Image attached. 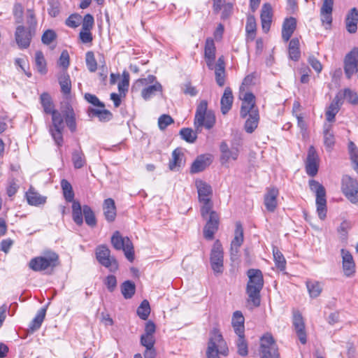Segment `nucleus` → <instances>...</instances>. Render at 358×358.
I'll list each match as a JSON object with an SVG mask.
<instances>
[{
    "mask_svg": "<svg viewBox=\"0 0 358 358\" xmlns=\"http://www.w3.org/2000/svg\"><path fill=\"white\" fill-rule=\"evenodd\" d=\"M348 150L350 159L354 165L355 171L358 173V148L352 141L348 143Z\"/></svg>",
    "mask_w": 358,
    "mask_h": 358,
    "instance_id": "obj_47",
    "label": "nucleus"
},
{
    "mask_svg": "<svg viewBox=\"0 0 358 358\" xmlns=\"http://www.w3.org/2000/svg\"><path fill=\"white\" fill-rule=\"evenodd\" d=\"M309 187L316 195V206L318 216L324 220L327 215V199L325 188L319 182L315 180H309Z\"/></svg>",
    "mask_w": 358,
    "mask_h": 358,
    "instance_id": "obj_6",
    "label": "nucleus"
},
{
    "mask_svg": "<svg viewBox=\"0 0 358 358\" xmlns=\"http://www.w3.org/2000/svg\"><path fill=\"white\" fill-rule=\"evenodd\" d=\"M204 55L205 59H215V46L212 38H208L206 41Z\"/></svg>",
    "mask_w": 358,
    "mask_h": 358,
    "instance_id": "obj_48",
    "label": "nucleus"
},
{
    "mask_svg": "<svg viewBox=\"0 0 358 358\" xmlns=\"http://www.w3.org/2000/svg\"><path fill=\"white\" fill-rule=\"evenodd\" d=\"M85 99L94 106H98L100 108H104L105 106L104 103L100 101L97 96L92 94L86 93L85 94Z\"/></svg>",
    "mask_w": 358,
    "mask_h": 358,
    "instance_id": "obj_64",
    "label": "nucleus"
},
{
    "mask_svg": "<svg viewBox=\"0 0 358 358\" xmlns=\"http://www.w3.org/2000/svg\"><path fill=\"white\" fill-rule=\"evenodd\" d=\"M45 314H46V308H41L37 312V314L36 315L35 317L31 320V322H30V324L29 326V329L31 330V332L36 331L37 329H38L41 327V326L45 319Z\"/></svg>",
    "mask_w": 358,
    "mask_h": 358,
    "instance_id": "obj_36",
    "label": "nucleus"
},
{
    "mask_svg": "<svg viewBox=\"0 0 358 358\" xmlns=\"http://www.w3.org/2000/svg\"><path fill=\"white\" fill-rule=\"evenodd\" d=\"M273 17L272 7L270 3H264L261 10V22L263 31L266 33L269 31Z\"/></svg>",
    "mask_w": 358,
    "mask_h": 358,
    "instance_id": "obj_21",
    "label": "nucleus"
},
{
    "mask_svg": "<svg viewBox=\"0 0 358 358\" xmlns=\"http://www.w3.org/2000/svg\"><path fill=\"white\" fill-rule=\"evenodd\" d=\"M57 38V34L55 31L52 29L46 30L41 37V41L45 45L50 44L53 41H55Z\"/></svg>",
    "mask_w": 358,
    "mask_h": 358,
    "instance_id": "obj_59",
    "label": "nucleus"
},
{
    "mask_svg": "<svg viewBox=\"0 0 358 358\" xmlns=\"http://www.w3.org/2000/svg\"><path fill=\"white\" fill-rule=\"evenodd\" d=\"M135 284L130 281H124L121 285V292L125 299H131L135 294Z\"/></svg>",
    "mask_w": 358,
    "mask_h": 358,
    "instance_id": "obj_42",
    "label": "nucleus"
},
{
    "mask_svg": "<svg viewBox=\"0 0 358 358\" xmlns=\"http://www.w3.org/2000/svg\"><path fill=\"white\" fill-rule=\"evenodd\" d=\"M35 32L25 29L22 25L17 26L15 33V41L21 49L27 48L31 43L32 36Z\"/></svg>",
    "mask_w": 358,
    "mask_h": 358,
    "instance_id": "obj_14",
    "label": "nucleus"
},
{
    "mask_svg": "<svg viewBox=\"0 0 358 358\" xmlns=\"http://www.w3.org/2000/svg\"><path fill=\"white\" fill-rule=\"evenodd\" d=\"M334 136L331 131V124H324V143L327 148L329 150L334 145Z\"/></svg>",
    "mask_w": 358,
    "mask_h": 358,
    "instance_id": "obj_45",
    "label": "nucleus"
},
{
    "mask_svg": "<svg viewBox=\"0 0 358 358\" xmlns=\"http://www.w3.org/2000/svg\"><path fill=\"white\" fill-rule=\"evenodd\" d=\"M58 255L55 252H49L44 256L32 258L29 262L30 269L41 272L48 268L53 269L58 264Z\"/></svg>",
    "mask_w": 358,
    "mask_h": 358,
    "instance_id": "obj_5",
    "label": "nucleus"
},
{
    "mask_svg": "<svg viewBox=\"0 0 358 358\" xmlns=\"http://www.w3.org/2000/svg\"><path fill=\"white\" fill-rule=\"evenodd\" d=\"M141 344L145 348L154 347L155 338L154 336L143 334L140 339Z\"/></svg>",
    "mask_w": 358,
    "mask_h": 358,
    "instance_id": "obj_62",
    "label": "nucleus"
},
{
    "mask_svg": "<svg viewBox=\"0 0 358 358\" xmlns=\"http://www.w3.org/2000/svg\"><path fill=\"white\" fill-rule=\"evenodd\" d=\"M81 16L79 14H71L65 22L66 26L71 28H76L80 24Z\"/></svg>",
    "mask_w": 358,
    "mask_h": 358,
    "instance_id": "obj_57",
    "label": "nucleus"
},
{
    "mask_svg": "<svg viewBox=\"0 0 358 358\" xmlns=\"http://www.w3.org/2000/svg\"><path fill=\"white\" fill-rule=\"evenodd\" d=\"M203 205L201 208V214L203 218L207 219V217L210 216L211 212H215L212 210L213 203L211 202V199L207 201H199Z\"/></svg>",
    "mask_w": 358,
    "mask_h": 358,
    "instance_id": "obj_54",
    "label": "nucleus"
},
{
    "mask_svg": "<svg viewBox=\"0 0 358 358\" xmlns=\"http://www.w3.org/2000/svg\"><path fill=\"white\" fill-rule=\"evenodd\" d=\"M64 129H50V131L51 133L52 137L53 138L55 143L61 147L63 143V136L62 132Z\"/></svg>",
    "mask_w": 358,
    "mask_h": 358,
    "instance_id": "obj_63",
    "label": "nucleus"
},
{
    "mask_svg": "<svg viewBox=\"0 0 358 358\" xmlns=\"http://www.w3.org/2000/svg\"><path fill=\"white\" fill-rule=\"evenodd\" d=\"M341 253L344 275L346 277L353 276L355 273V263L352 254L345 249H341Z\"/></svg>",
    "mask_w": 358,
    "mask_h": 358,
    "instance_id": "obj_17",
    "label": "nucleus"
},
{
    "mask_svg": "<svg viewBox=\"0 0 358 358\" xmlns=\"http://www.w3.org/2000/svg\"><path fill=\"white\" fill-rule=\"evenodd\" d=\"M219 215L216 212H211L203 229V236L207 240H213L214 234L218 229Z\"/></svg>",
    "mask_w": 358,
    "mask_h": 358,
    "instance_id": "obj_16",
    "label": "nucleus"
},
{
    "mask_svg": "<svg viewBox=\"0 0 358 358\" xmlns=\"http://www.w3.org/2000/svg\"><path fill=\"white\" fill-rule=\"evenodd\" d=\"M259 120V112H253L248 115L245 122V130L248 134H252L257 127Z\"/></svg>",
    "mask_w": 358,
    "mask_h": 358,
    "instance_id": "obj_33",
    "label": "nucleus"
},
{
    "mask_svg": "<svg viewBox=\"0 0 358 358\" xmlns=\"http://www.w3.org/2000/svg\"><path fill=\"white\" fill-rule=\"evenodd\" d=\"M243 242V229L241 222H236L234 232V238L231 243V255L236 256L238 248Z\"/></svg>",
    "mask_w": 358,
    "mask_h": 358,
    "instance_id": "obj_20",
    "label": "nucleus"
},
{
    "mask_svg": "<svg viewBox=\"0 0 358 358\" xmlns=\"http://www.w3.org/2000/svg\"><path fill=\"white\" fill-rule=\"evenodd\" d=\"M293 326L300 342L302 344H306L307 336L305 331V324L301 314L298 310L293 313Z\"/></svg>",
    "mask_w": 358,
    "mask_h": 358,
    "instance_id": "obj_18",
    "label": "nucleus"
},
{
    "mask_svg": "<svg viewBox=\"0 0 358 358\" xmlns=\"http://www.w3.org/2000/svg\"><path fill=\"white\" fill-rule=\"evenodd\" d=\"M341 189L346 198L352 203L358 202V182L345 175L342 178Z\"/></svg>",
    "mask_w": 358,
    "mask_h": 358,
    "instance_id": "obj_10",
    "label": "nucleus"
},
{
    "mask_svg": "<svg viewBox=\"0 0 358 358\" xmlns=\"http://www.w3.org/2000/svg\"><path fill=\"white\" fill-rule=\"evenodd\" d=\"M157 92H162V85L159 82L143 88L141 91V96L145 100H149L155 96Z\"/></svg>",
    "mask_w": 358,
    "mask_h": 358,
    "instance_id": "obj_34",
    "label": "nucleus"
},
{
    "mask_svg": "<svg viewBox=\"0 0 358 358\" xmlns=\"http://www.w3.org/2000/svg\"><path fill=\"white\" fill-rule=\"evenodd\" d=\"M27 23L29 26L28 29L35 32L37 21L32 9H27Z\"/></svg>",
    "mask_w": 358,
    "mask_h": 358,
    "instance_id": "obj_55",
    "label": "nucleus"
},
{
    "mask_svg": "<svg viewBox=\"0 0 358 358\" xmlns=\"http://www.w3.org/2000/svg\"><path fill=\"white\" fill-rule=\"evenodd\" d=\"M220 163L225 165L231 160L236 161L239 155V149L236 147L229 148L225 141H222L220 145Z\"/></svg>",
    "mask_w": 358,
    "mask_h": 358,
    "instance_id": "obj_15",
    "label": "nucleus"
},
{
    "mask_svg": "<svg viewBox=\"0 0 358 358\" xmlns=\"http://www.w3.org/2000/svg\"><path fill=\"white\" fill-rule=\"evenodd\" d=\"M41 103L45 113L50 114L55 110L53 108V103L50 94L47 92H43L40 96Z\"/></svg>",
    "mask_w": 358,
    "mask_h": 358,
    "instance_id": "obj_43",
    "label": "nucleus"
},
{
    "mask_svg": "<svg viewBox=\"0 0 358 358\" xmlns=\"http://www.w3.org/2000/svg\"><path fill=\"white\" fill-rule=\"evenodd\" d=\"M48 13L52 17H56L59 15L60 9H59V3L57 0H49L48 1Z\"/></svg>",
    "mask_w": 358,
    "mask_h": 358,
    "instance_id": "obj_60",
    "label": "nucleus"
},
{
    "mask_svg": "<svg viewBox=\"0 0 358 358\" xmlns=\"http://www.w3.org/2000/svg\"><path fill=\"white\" fill-rule=\"evenodd\" d=\"M215 115L212 110H208V102L202 100L198 104L195 112L194 127L192 128H182L180 131V135L182 140L189 143H193L197 138V134L201 133L204 127L207 129H212L215 124Z\"/></svg>",
    "mask_w": 358,
    "mask_h": 358,
    "instance_id": "obj_1",
    "label": "nucleus"
},
{
    "mask_svg": "<svg viewBox=\"0 0 358 358\" xmlns=\"http://www.w3.org/2000/svg\"><path fill=\"white\" fill-rule=\"evenodd\" d=\"M296 27V21L295 18L290 17L285 20L282 28V38L285 42H287L290 39Z\"/></svg>",
    "mask_w": 358,
    "mask_h": 358,
    "instance_id": "obj_28",
    "label": "nucleus"
},
{
    "mask_svg": "<svg viewBox=\"0 0 358 358\" xmlns=\"http://www.w3.org/2000/svg\"><path fill=\"white\" fill-rule=\"evenodd\" d=\"M260 353L261 357L280 358L278 345L273 336L269 333L265 334L260 338Z\"/></svg>",
    "mask_w": 358,
    "mask_h": 358,
    "instance_id": "obj_9",
    "label": "nucleus"
},
{
    "mask_svg": "<svg viewBox=\"0 0 358 358\" xmlns=\"http://www.w3.org/2000/svg\"><path fill=\"white\" fill-rule=\"evenodd\" d=\"M248 280L245 287L247 294L246 303L250 309L257 308L261 303V291L264 285L262 271L258 268H250L246 272Z\"/></svg>",
    "mask_w": 358,
    "mask_h": 358,
    "instance_id": "obj_2",
    "label": "nucleus"
},
{
    "mask_svg": "<svg viewBox=\"0 0 358 358\" xmlns=\"http://www.w3.org/2000/svg\"><path fill=\"white\" fill-rule=\"evenodd\" d=\"M358 48H354L344 59V71L346 77L350 79L354 73H358Z\"/></svg>",
    "mask_w": 358,
    "mask_h": 358,
    "instance_id": "obj_12",
    "label": "nucleus"
},
{
    "mask_svg": "<svg viewBox=\"0 0 358 358\" xmlns=\"http://www.w3.org/2000/svg\"><path fill=\"white\" fill-rule=\"evenodd\" d=\"M236 344L238 354L240 356L246 357L248 355V345L245 338V334L238 336Z\"/></svg>",
    "mask_w": 358,
    "mask_h": 358,
    "instance_id": "obj_44",
    "label": "nucleus"
},
{
    "mask_svg": "<svg viewBox=\"0 0 358 358\" xmlns=\"http://www.w3.org/2000/svg\"><path fill=\"white\" fill-rule=\"evenodd\" d=\"M242 99V104L240 110V116L242 118H246L248 115L253 112H259L258 108L255 104V96L252 92H245Z\"/></svg>",
    "mask_w": 358,
    "mask_h": 358,
    "instance_id": "obj_13",
    "label": "nucleus"
},
{
    "mask_svg": "<svg viewBox=\"0 0 358 358\" xmlns=\"http://www.w3.org/2000/svg\"><path fill=\"white\" fill-rule=\"evenodd\" d=\"M61 187L63 191L64 197L68 202H72V218L74 222L81 226L83 224L82 209L80 202L74 200V192L72 185L66 179L61 180Z\"/></svg>",
    "mask_w": 358,
    "mask_h": 358,
    "instance_id": "obj_4",
    "label": "nucleus"
},
{
    "mask_svg": "<svg viewBox=\"0 0 358 358\" xmlns=\"http://www.w3.org/2000/svg\"><path fill=\"white\" fill-rule=\"evenodd\" d=\"M59 84L61 87V92L66 99H70L71 92V81L69 75L64 71L59 77Z\"/></svg>",
    "mask_w": 358,
    "mask_h": 358,
    "instance_id": "obj_31",
    "label": "nucleus"
},
{
    "mask_svg": "<svg viewBox=\"0 0 358 358\" xmlns=\"http://www.w3.org/2000/svg\"><path fill=\"white\" fill-rule=\"evenodd\" d=\"M94 24V17L91 14H86L83 20L82 29L85 31H91Z\"/></svg>",
    "mask_w": 358,
    "mask_h": 358,
    "instance_id": "obj_58",
    "label": "nucleus"
},
{
    "mask_svg": "<svg viewBox=\"0 0 358 358\" xmlns=\"http://www.w3.org/2000/svg\"><path fill=\"white\" fill-rule=\"evenodd\" d=\"M273 254L275 266L280 271H285L286 268V260L282 252L277 248H274Z\"/></svg>",
    "mask_w": 358,
    "mask_h": 358,
    "instance_id": "obj_46",
    "label": "nucleus"
},
{
    "mask_svg": "<svg viewBox=\"0 0 358 358\" xmlns=\"http://www.w3.org/2000/svg\"><path fill=\"white\" fill-rule=\"evenodd\" d=\"M343 103L342 96L337 94L325 112L326 119L329 122H334L335 116L339 112Z\"/></svg>",
    "mask_w": 358,
    "mask_h": 358,
    "instance_id": "obj_19",
    "label": "nucleus"
},
{
    "mask_svg": "<svg viewBox=\"0 0 358 358\" xmlns=\"http://www.w3.org/2000/svg\"><path fill=\"white\" fill-rule=\"evenodd\" d=\"M278 190L276 188L269 189L264 196V205L267 210L273 212L277 206Z\"/></svg>",
    "mask_w": 358,
    "mask_h": 358,
    "instance_id": "obj_30",
    "label": "nucleus"
},
{
    "mask_svg": "<svg viewBox=\"0 0 358 358\" xmlns=\"http://www.w3.org/2000/svg\"><path fill=\"white\" fill-rule=\"evenodd\" d=\"M223 249L220 242L217 240L212 248L210 262L212 269L215 273H222L224 269Z\"/></svg>",
    "mask_w": 358,
    "mask_h": 358,
    "instance_id": "obj_11",
    "label": "nucleus"
},
{
    "mask_svg": "<svg viewBox=\"0 0 358 358\" xmlns=\"http://www.w3.org/2000/svg\"><path fill=\"white\" fill-rule=\"evenodd\" d=\"M52 115V128L53 129H64V118L60 113L57 110H54L50 113Z\"/></svg>",
    "mask_w": 358,
    "mask_h": 358,
    "instance_id": "obj_50",
    "label": "nucleus"
},
{
    "mask_svg": "<svg viewBox=\"0 0 358 358\" xmlns=\"http://www.w3.org/2000/svg\"><path fill=\"white\" fill-rule=\"evenodd\" d=\"M103 215L108 222H112L116 217V206L115 201L108 198L104 200L103 203Z\"/></svg>",
    "mask_w": 358,
    "mask_h": 358,
    "instance_id": "obj_26",
    "label": "nucleus"
},
{
    "mask_svg": "<svg viewBox=\"0 0 358 358\" xmlns=\"http://www.w3.org/2000/svg\"><path fill=\"white\" fill-rule=\"evenodd\" d=\"M234 101V96L231 89L229 87H226L220 100L221 112L223 115H226L231 110Z\"/></svg>",
    "mask_w": 358,
    "mask_h": 358,
    "instance_id": "obj_27",
    "label": "nucleus"
},
{
    "mask_svg": "<svg viewBox=\"0 0 358 358\" xmlns=\"http://www.w3.org/2000/svg\"><path fill=\"white\" fill-rule=\"evenodd\" d=\"M228 351V347L221 333L218 329H213L208 343L207 358H220V354L227 356Z\"/></svg>",
    "mask_w": 358,
    "mask_h": 358,
    "instance_id": "obj_3",
    "label": "nucleus"
},
{
    "mask_svg": "<svg viewBox=\"0 0 358 358\" xmlns=\"http://www.w3.org/2000/svg\"><path fill=\"white\" fill-rule=\"evenodd\" d=\"M172 123H173V119L169 115H162L158 119V126L161 130L165 129Z\"/></svg>",
    "mask_w": 358,
    "mask_h": 358,
    "instance_id": "obj_61",
    "label": "nucleus"
},
{
    "mask_svg": "<svg viewBox=\"0 0 358 358\" xmlns=\"http://www.w3.org/2000/svg\"><path fill=\"white\" fill-rule=\"evenodd\" d=\"M129 85V74L127 71H124L122 73V79L118 83V90L120 93H124L128 90Z\"/></svg>",
    "mask_w": 358,
    "mask_h": 358,
    "instance_id": "obj_56",
    "label": "nucleus"
},
{
    "mask_svg": "<svg viewBox=\"0 0 358 358\" xmlns=\"http://www.w3.org/2000/svg\"><path fill=\"white\" fill-rule=\"evenodd\" d=\"M136 312L137 315L141 319L143 320H147L150 313L149 302L147 300H143L141 305L138 307Z\"/></svg>",
    "mask_w": 358,
    "mask_h": 358,
    "instance_id": "obj_51",
    "label": "nucleus"
},
{
    "mask_svg": "<svg viewBox=\"0 0 358 358\" xmlns=\"http://www.w3.org/2000/svg\"><path fill=\"white\" fill-rule=\"evenodd\" d=\"M306 287L312 298L317 297L322 292V287L318 281L308 280L306 282Z\"/></svg>",
    "mask_w": 358,
    "mask_h": 358,
    "instance_id": "obj_39",
    "label": "nucleus"
},
{
    "mask_svg": "<svg viewBox=\"0 0 358 358\" xmlns=\"http://www.w3.org/2000/svg\"><path fill=\"white\" fill-rule=\"evenodd\" d=\"M35 64L41 74L44 75L47 73L46 61L41 51H36L35 53Z\"/></svg>",
    "mask_w": 358,
    "mask_h": 358,
    "instance_id": "obj_40",
    "label": "nucleus"
},
{
    "mask_svg": "<svg viewBox=\"0 0 358 358\" xmlns=\"http://www.w3.org/2000/svg\"><path fill=\"white\" fill-rule=\"evenodd\" d=\"M71 160L75 169H81L86 164L85 156L80 148L74 150L72 152Z\"/></svg>",
    "mask_w": 358,
    "mask_h": 358,
    "instance_id": "obj_37",
    "label": "nucleus"
},
{
    "mask_svg": "<svg viewBox=\"0 0 358 358\" xmlns=\"http://www.w3.org/2000/svg\"><path fill=\"white\" fill-rule=\"evenodd\" d=\"M26 198L27 203L31 206H39L46 202V197L41 196L38 192H36L33 187H30L26 192Z\"/></svg>",
    "mask_w": 358,
    "mask_h": 358,
    "instance_id": "obj_32",
    "label": "nucleus"
},
{
    "mask_svg": "<svg viewBox=\"0 0 358 358\" xmlns=\"http://www.w3.org/2000/svg\"><path fill=\"white\" fill-rule=\"evenodd\" d=\"M338 94L342 96V100L345 99L347 101L352 105L358 104V94L354 90L350 88H345L342 92H339Z\"/></svg>",
    "mask_w": 358,
    "mask_h": 358,
    "instance_id": "obj_41",
    "label": "nucleus"
},
{
    "mask_svg": "<svg viewBox=\"0 0 358 358\" xmlns=\"http://www.w3.org/2000/svg\"><path fill=\"white\" fill-rule=\"evenodd\" d=\"M86 64L90 72H95L97 69V63L94 52L88 51L85 55Z\"/></svg>",
    "mask_w": 358,
    "mask_h": 358,
    "instance_id": "obj_53",
    "label": "nucleus"
},
{
    "mask_svg": "<svg viewBox=\"0 0 358 358\" xmlns=\"http://www.w3.org/2000/svg\"><path fill=\"white\" fill-rule=\"evenodd\" d=\"M244 322L245 319L242 313L239 310L235 311L232 316L231 324L237 336L245 334Z\"/></svg>",
    "mask_w": 358,
    "mask_h": 358,
    "instance_id": "obj_29",
    "label": "nucleus"
},
{
    "mask_svg": "<svg viewBox=\"0 0 358 358\" xmlns=\"http://www.w3.org/2000/svg\"><path fill=\"white\" fill-rule=\"evenodd\" d=\"M358 10L352 8L347 14L345 25L347 31L350 34H355L357 30Z\"/></svg>",
    "mask_w": 358,
    "mask_h": 358,
    "instance_id": "obj_25",
    "label": "nucleus"
},
{
    "mask_svg": "<svg viewBox=\"0 0 358 358\" xmlns=\"http://www.w3.org/2000/svg\"><path fill=\"white\" fill-rule=\"evenodd\" d=\"M65 121L67 127L69 128L71 131L74 132L76 129V123L74 112L71 106L68 107V111L66 114Z\"/></svg>",
    "mask_w": 358,
    "mask_h": 358,
    "instance_id": "obj_52",
    "label": "nucleus"
},
{
    "mask_svg": "<svg viewBox=\"0 0 358 358\" xmlns=\"http://www.w3.org/2000/svg\"><path fill=\"white\" fill-rule=\"evenodd\" d=\"M111 243L115 250H122L124 255L129 262L134 259V250L133 243L128 237H122L118 231H116L111 237Z\"/></svg>",
    "mask_w": 358,
    "mask_h": 358,
    "instance_id": "obj_8",
    "label": "nucleus"
},
{
    "mask_svg": "<svg viewBox=\"0 0 358 358\" xmlns=\"http://www.w3.org/2000/svg\"><path fill=\"white\" fill-rule=\"evenodd\" d=\"M245 31L248 36L253 40L255 38L256 31V20L254 16L249 15L247 17Z\"/></svg>",
    "mask_w": 358,
    "mask_h": 358,
    "instance_id": "obj_49",
    "label": "nucleus"
},
{
    "mask_svg": "<svg viewBox=\"0 0 358 358\" xmlns=\"http://www.w3.org/2000/svg\"><path fill=\"white\" fill-rule=\"evenodd\" d=\"M334 2V0H322V6L320 9L322 24H331Z\"/></svg>",
    "mask_w": 358,
    "mask_h": 358,
    "instance_id": "obj_22",
    "label": "nucleus"
},
{
    "mask_svg": "<svg viewBox=\"0 0 358 358\" xmlns=\"http://www.w3.org/2000/svg\"><path fill=\"white\" fill-rule=\"evenodd\" d=\"M81 209L82 216L84 215L86 224L91 227H94L96 225V219L91 207L84 205L81 206Z\"/></svg>",
    "mask_w": 358,
    "mask_h": 358,
    "instance_id": "obj_38",
    "label": "nucleus"
},
{
    "mask_svg": "<svg viewBox=\"0 0 358 358\" xmlns=\"http://www.w3.org/2000/svg\"><path fill=\"white\" fill-rule=\"evenodd\" d=\"M195 186L197 189L199 201H207L210 199L213 191L211 186L202 180H195Z\"/></svg>",
    "mask_w": 358,
    "mask_h": 358,
    "instance_id": "obj_24",
    "label": "nucleus"
},
{
    "mask_svg": "<svg viewBox=\"0 0 358 358\" xmlns=\"http://www.w3.org/2000/svg\"><path fill=\"white\" fill-rule=\"evenodd\" d=\"M212 160L210 155H199L192 164L190 172L192 173L201 172L210 164Z\"/></svg>",
    "mask_w": 358,
    "mask_h": 358,
    "instance_id": "obj_23",
    "label": "nucleus"
},
{
    "mask_svg": "<svg viewBox=\"0 0 358 358\" xmlns=\"http://www.w3.org/2000/svg\"><path fill=\"white\" fill-rule=\"evenodd\" d=\"M96 258L98 262L107 268L110 272L118 269V262L114 256L110 255V250L106 245H100L95 250Z\"/></svg>",
    "mask_w": 358,
    "mask_h": 358,
    "instance_id": "obj_7",
    "label": "nucleus"
},
{
    "mask_svg": "<svg viewBox=\"0 0 358 358\" xmlns=\"http://www.w3.org/2000/svg\"><path fill=\"white\" fill-rule=\"evenodd\" d=\"M183 154L179 149L172 152V159L169 162V167L171 171L178 170L182 166Z\"/></svg>",
    "mask_w": 358,
    "mask_h": 358,
    "instance_id": "obj_35",
    "label": "nucleus"
}]
</instances>
